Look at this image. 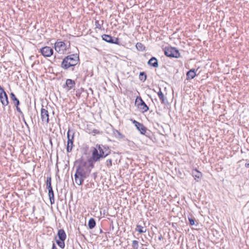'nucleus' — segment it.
Segmentation results:
<instances>
[{"label": "nucleus", "instance_id": "58836bf2", "mask_svg": "<svg viewBox=\"0 0 249 249\" xmlns=\"http://www.w3.org/2000/svg\"><path fill=\"white\" fill-rule=\"evenodd\" d=\"M102 232V230H100V232Z\"/></svg>", "mask_w": 249, "mask_h": 249}, {"label": "nucleus", "instance_id": "f03ea898", "mask_svg": "<svg viewBox=\"0 0 249 249\" xmlns=\"http://www.w3.org/2000/svg\"><path fill=\"white\" fill-rule=\"evenodd\" d=\"M110 153V149L108 147L103 145H97V148H93L91 159L93 161L97 162L101 159L106 157Z\"/></svg>", "mask_w": 249, "mask_h": 249}, {"label": "nucleus", "instance_id": "f3484780", "mask_svg": "<svg viewBox=\"0 0 249 249\" xmlns=\"http://www.w3.org/2000/svg\"><path fill=\"white\" fill-rule=\"evenodd\" d=\"M158 95L162 104H166L167 103V98L165 97L163 93L161 91L160 89L158 92Z\"/></svg>", "mask_w": 249, "mask_h": 249}, {"label": "nucleus", "instance_id": "bb28decb", "mask_svg": "<svg viewBox=\"0 0 249 249\" xmlns=\"http://www.w3.org/2000/svg\"><path fill=\"white\" fill-rule=\"evenodd\" d=\"M106 164L107 167L110 168L112 166V160L111 159L107 160Z\"/></svg>", "mask_w": 249, "mask_h": 249}, {"label": "nucleus", "instance_id": "aec40b11", "mask_svg": "<svg viewBox=\"0 0 249 249\" xmlns=\"http://www.w3.org/2000/svg\"><path fill=\"white\" fill-rule=\"evenodd\" d=\"M136 128L140 131L142 134H144L146 131V128L142 124L140 123L139 125H137Z\"/></svg>", "mask_w": 249, "mask_h": 249}, {"label": "nucleus", "instance_id": "e433bc0d", "mask_svg": "<svg viewBox=\"0 0 249 249\" xmlns=\"http://www.w3.org/2000/svg\"><path fill=\"white\" fill-rule=\"evenodd\" d=\"M72 71H74V68H72Z\"/></svg>", "mask_w": 249, "mask_h": 249}, {"label": "nucleus", "instance_id": "dca6fc26", "mask_svg": "<svg viewBox=\"0 0 249 249\" xmlns=\"http://www.w3.org/2000/svg\"><path fill=\"white\" fill-rule=\"evenodd\" d=\"M147 64L154 68H157L159 67L158 60L155 57H152L148 61Z\"/></svg>", "mask_w": 249, "mask_h": 249}, {"label": "nucleus", "instance_id": "c9c22d12", "mask_svg": "<svg viewBox=\"0 0 249 249\" xmlns=\"http://www.w3.org/2000/svg\"><path fill=\"white\" fill-rule=\"evenodd\" d=\"M3 89L1 87V86L0 85V90Z\"/></svg>", "mask_w": 249, "mask_h": 249}, {"label": "nucleus", "instance_id": "5701e85b", "mask_svg": "<svg viewBox=\"0 0 249 249\" xmlns=\"http://www.w3.org/2000/svg\"><path fill=\"white\" fill-rule=\"evenodd\" d=\"M96 225L95 220L94 218H91L89 219L88 222V226L89 229H92Z\"/></svg>", "mask_w": 249, "mask_h": 249}, {"label": "nucleus", "instance_id": "4be33fe9", "mask_svg": "<svg viewBox=\"0 0 249 249\" xmlns=\"http://www.w3.org/2000/svg\"><path fill=\"white\" fill-rule=\"evenodd\" d=\"M135 230L140 233H144L146 231V229L139 224H137Z\"/></svg>", "mask_w": 249, "mask_h": 249}, {"label": "nucleus", "instance_id": "f704fd0d", "mask_svg": "<svg viewBox=\"0 0 249 249\" xmlns=\"http://www.w3.org/2000/svg\"><path fill=\"white\" fill-rule=\"evenodd\" d=\"M162 238H163V237L161 235H160V236L159 237V239L160 240H161Z\"/></svg>", "mask_w": 249, "mask_h": 249}, {"label": "nucleus", "instance_id": "0eeeda50", "mask_svg": "<svg viewBox=\"0 0 249 249\" xmlns=\"http://www.w3.org/2000/svg\"><path fill=\"white\" fill-rule=\"evenodd\" d=\"M41 119L43 124H47L49 123V111L48 110V107L47 106L45 107H44L43 106L42 107L41 109Z\"/></svg>", "mask_w": 249, "mask_h": 249}, {"label": "nucleus", "instance_id": "a878e982", "mask_svg": "<svg viewBox=\"0 0 249 249\" xmlns=\"http://www.w3.org/2000/svg\"><path fill=\"white\" fill-rule=\"evenodd\" d=\"M132 247L135 249H137L139 246V242L137 240H133L132 243Z\"/></svg>", "mask_w": 249, "mask_h": 249}, {"label": "nucleus", "instance_id": "7ed1b4c3", "mask_svg": "<svg viewBox=\"0 0 249 249\" xmlns=\"http://www.w3.org/2000/svg\"><path fill=\"white\" fill-rule=\"evenodd\" d=\"M79 61V55L77 53L67 56L61 63V67L67 70L71 67L75 66Z\"/></svg>", "mask_w": 249, "mask_h": 249}, {"label": "nucleus", "instance_id": "6ab92c4d", "mask_svg": "<svg viewBox=\"0 0 249 249\" xmlns=\"http://www.w3.org/2000/svg\"><path fill=\"white\" fill-rule=\"evenodd\" d=\"M113 135L118 139H122L124 138V136L118 130L113 129L112 131Z\"/></svg>", "mask_w": 249, "mask_h": 249}, {"label": "nucleus", "instance_id": "20e7f679", "mask_svg": "<svg viewBox=\"0 0 249 249\" xmlns=\"http://www.w3.org/2000/svg\"><path fill=\"white\" fill-rule=\"evenodd\" d=\"M66 237V233L63 229L58 230L57 235L54 237L56 243L62 249L65 248V241Z\"/></svg>", "mask_w": 249, "mask_h": 249}, {"label": "nucleus", "instance_id": "412c9836", "mask_svg": "<svg viewBox=\"0 0 249 249\" xmlns=\"http://www.w3.org/2000/svg\"><path fill=\"white\" fill-rule=\"evenodd\" d=\"M10 97L12 101H13L15 105H19L20 102L18 99L16 97L13 92L10 93Z\"/></svg>", "mask_w": 249, "mask_h": 249}, {"label": "nucleus", "instance_id": "ea45409f", "mask_svg": "<svg viewBox=\"0 0 249 249\" xmlns=\"http://www.w3.org/2000/svg\"><path fill=\"white\" fill-rule=\"evenodd\" d=\"M147 249V248H145V249Z\"/></svg>", "mask_w": 249, "mask_h": 249}, {"label": "nucleus", "instance_id": "9d476101", "mask_svg": "<svg viewBox=\"0 0 249 249\" xmlns=\"http://www.w3.org/2000/svg\"><path fill=\"white\" fill-rule=\"evenodd\" d=\"M55 50L59 53H63L67 50L66 44L62 41H57L54 44Z\"/></svg>", "mask_w": 249, "mask_h": 249}, {"label": "nucleus", "instance_id": "ddd939ff", "mask_svg": "<svg viewBox=\"0 0 249 249\" xmlns=\"http://www.w3.org/2000/svg\"><path fill=\"white\" fill-rule=\"evenodd\" d=\"M0 101L4 107L7 106L9 104L8 96L4 89L0 90Z\"/></svg>", "mask_w": 249, "mask_h": 249}, {"label": "nucleus", "instance_id": "423d86ee", "mask_svg": "<svg viewBox=\"0 0 249 249\" xmlns=\"http://www.w3.org/2000/svg\"><path fill=\"white\" fill-rule=\"evenodd\" d=\"M46 187L48 190V196L51 204L54 203V193L51 184V177H48L46 180Z\"/></svg>", "mask_w": 249, "mask_h": 249}, {"label": "nucleus", "instance_id": "c85d7f7f", "mask_svg": "<svg viewBox=\"0 0 249 249\" xmlns=\"http://www.w3.org/2000/svg\"><path fill=\"white\" fill-rule=\"evenodd\" d=\"M16 107L17 110L18 112H19L21 115H23V112L21 110L20 108L19 107V105H15Z\"/></svg>", "mask_w": 249, "mask_h": 249}, {"label": "nucleus", "instance_id": "393cba45", "mask_svg": "<svg viewBox=\"0 0 249 249\" xmlns=\"http://www.w3.org/2000/svg\"><path fill=\"white\" fill-rule=\"evenodd\" d=\"M139 79L142 82H144L146 80V74L144 72H141L140 73Z\"/></svg>", "mask_w": 249, "mask_h": 249}, {"label": "nucleus", "instance_id": "7c9ffc66", "mask_svg": "<svg viewBox=\"0 0 249 249\" xmlns=\"http://www.w3.org/2000/svg\"><path fill=\"white\" fill-rule=\"evenodd\" d=\"M95 25H96V26L97 28H100V25L99 24V21H95Z\"/></svg>", "mask_w": 249, "mask_h": 249}, {"label": "nucleus", "instance_id": "4c0bfd02", "mask_svg": "<svg viewBox=\"0 0 249 249\" xmlns=\"http://www.w3.org/2000/svg\"><path fill=\"white\" fill-rule=\"evenodd\" d=\"M24 122H25V124L26 125H27V124L26 122L25 121H24Z\"/></svg>", "mask_w": 249, "mask_h": 249}, {"label": "nucleus", "instance_id": "cd10ccee", "mask_svg": "<svg viewBox=\"0 0 249 249\" xmlns=\"http://www.w3.org/2000/svg\"><path fill=\"white\" fill-rule=\"evenodd\" d=\"M188 220L189 221V223L191 225L193 226L195 225V219L194 218H193L192 217H188Z\"/></svg>", "mask_w": 249, "mask_h": 249}, {"label": "nucleus", "instance_id": "6e6552de", "mask_svg": "<svg viewBox=\"0 0 249 249\" xmlns=\"http://www.w3.org/2000/svg\"><path fill=\"white\" fill-rule=\"evenodd\" d=\"M72 132L71 135V131L69 130L67 132V151L68 153L71 152L72 151L73 146V139H74V133Z\"/></svg>", "mask_w": 249, "mask_h": 249}, {"label": "nucleus", "instance_id": "f8f14e48", "mask_svg": "<svg viewBox=\"0 0 249 249\" xmlns=\"http://www.w3.org/2000/svg\"><path fill=\"white\" fill-rule=\"evenodd\" d=\"M103 40L105 41L119 45L120 44L119 39L117 37H112L111 36L104 34L102 36Z\"/></svg>", "mask_w": 249, "mask_h": 249}, {"label": "nucleus", "instance_id": "1a4fd4ad", "mask_svg": "<svg viewBox=\"0 0 249 249\" xmlns=\"http://www.w3.org/2000/svg\"><path fill=\"white\" fill-rule=\"evenodd\" d=\"M135 104H137L138 107L143 113L149 110V107L146 105L141 97H137L135 100Z\"/></svg>", "mask_w": 249, "mask_h": 249}, {"label": "nucleus", "instance_id": "2eb2a0df", "mask_svg": "<svg viewBox=\"0 0 249 249\" xmlns=\"http://www.w3.org/2000/svg\"><path fill=\"white\" fill-rule=\"evenodd\" d=\"M196 76L195 69L190 70L186 73V80H189L193 79Z\"/></svg>", "mask_w": 249, "mask_h": 249}, {"label": "nucleus", "instance_id": "f257e3e1", "mask_svg": "<svg viewBox=\"0 0 249 249\" xmlns=\"http://www.w3.org/2000/svg\"><path fill=\"white\" fill-rule=\"evenodd\" d=\"M90 169L85 161L81 162L80 164L76 167L74 174V181L78 185L83 184L84 180L89 176Z\"/></svg>", "mask_w": 249, "mask_h": 249}, {"label": "nucleus", "instance_id": "9b49d317", "mask_svg": "<svg viewBox=\"0 0 249 249\" xmlns=\"http://www.w3.org/2000/svg\"><path fill=\"white\" fill-rule=\"evenodd\" d=\"M39 52L45 57H49L51 56L53 53V49L49 46L42 47L39 50Z\"/></svg>", "mask_w": 249, "mask_h": 249}, {"label": "nucleus", "instance_id": "2f4dec72", "mask_svg": "<svg viewBox=\"0 0 249 249\" xmlns=\"http://www.w3.org/2000/svg\"><path fill=\"white\" fill-rule=\"evenodd\" d=\"M52 249H57L54 243H53Z\"/></svg>", "mask_w": 249, "mask_h": 249}, {"label": "nucleus", "instance_id": "39448f33", "mask_svg": "<svg viewBox=\"0 0 249 249\" xmlns=\"http://www.w3.org/2000/svg\"><path fill=\"white\" fill-rule=\"evenodd\" d=\"M164 54L169 57L179 58L180 53L178 50L173 47H165L164 49Z\"/></svg>", "mask_w": 249, "mask_h": 249}, {"label": "nucleus", "instance_id": "4468645a", "mask_svg": "<svg viewBox=\"0 0 249 249\" xmlns=\"http://www.w3.org/2000/svg\"><path fill=\"white\" fill-rule=\"evenodd\" d=\"M75 86V82L74 81L68 79L66 81L65 85L64 86V88H67V91H69L73 88Z\"/></svg>", "mask_w": 249, "mask_h": 249}, {"label": "nucleus", "instance_id": "473e14b6", "mask_svg": "<svg viewBox=\"0 0 249 249\" xmlns=\"http://www.w3.org/2000/svg\"><path fill=\"white\" fill-rule=\"evenodd\" d=\"M245 166L247 168H249V160L247 163H246Z\"/></svg>", "mask_w": 249, "mask_h": 249}, {"label": "nucleus", "instance_id": "72a5a7b5", "mask_svg": "<svg viewBox=\"0 0 249 249\" xmlns=\"http://www.w3.org/2000/svg\"><path fill=\"white\" fill-rule=\"evenodd\" d=\"M93 132L94 133H99V131L97 130V129H93Z\"/></svg>", "mask_w": 249, "mask_h": 249}, {"label": "nucleus", "instance_id": "c756f323", "mask_svg": "<svg viewBox=\"0 0 249 249\" xmlns=\"http://www.w3.org/2000/svg\"><path fill=\"white\" fill-rule=\"evenodd\" d=\"M132 122H133V124H135V126H136V127L137 125H139V124L140 123H139V122H137V121H136V120H133V121H132Z\"/></svg>", "mask_w": 249, "mask_h": 249}, {"label": "nucleus", "instance_id": "a211bd4d", "mask_svg": "<svg viewBox=\"0 0 249 249\" xmlns=\"http://www.w3.org/2000/svg\"><path fill=\"white\" fill-rule=\"evenodd\" d=\"M192 175L197 181H198L199 179H200L202 177L201 173L196 169L192 171Z\"/></svg>", "mask_w": 249, "mask_h": 249}, {"label": "nucleus", "instance_id": "b1692460", "mask_svg": "<svg viewBox=\"0 0 249 249\" xmlns=\"http://www.w3.org/2000/svg\"><path fill=\"white\" fill-rule=\"evenodd\" d=\"M137 49L139 51H142L145 50L144 46L140 42H138L136 44Z\"/></svg>", "mask_w": 249, "mask_h": 249}]
</instances>
